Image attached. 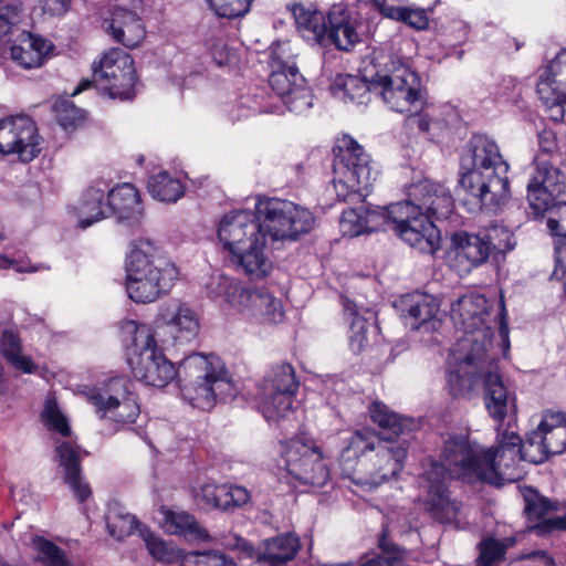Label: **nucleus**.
<instances>
[{
  "label": "nucleus",
  "instance_id": "obj_1",
  "mask_svg": "<svg viewBox=\"0 0 566 566\" xmlns=\"http://www.w3.org/2000/svg\"><path fill=\"white\" fill-rule=\"evenodd\" d=\"M522 460L521 438L511 424L506 429L497 427L496 447L485 448L469 433L450 436L443 443L440 459L432 460L423 473L428 510L441 523H451L460 506L450 500L446 486L448 479L495 485L514 482L523 475Z\"/></svg>",
  "mask_w": 566,
  "mask_h": 566
},
{
  "label": "nucleus",
  "instance_id": "obj_2",
  "mask_svg": "<svg viewBox=\"0 0 566 566\" xmlns=\"http://www.w3.org/2000/svg\"><path fill=\"white\" fill-rule=\"evenodd\" d=\"M451 319L463 336L455 343L449 360L447 385L452 396H463L473 387V377L468 374L485 363L493 337L488 301L482 295L469 294L458 298L451 306Z\"/></svg>",
  "mask_w": 566,
  "mask_h": 566
},
{
  "label": "nucleus",
  "instance_id": "obj_3",
  "mask_svg": "<svg viewBox=\"0 0 566 566\" xmlns=\"http://www.w3.org/2000/svg\"><path fill=\"white\" fill-rule=\"evenodd\" d=\"M218 240L231 261L252 280L269 275L272 262L265 254V233L258 214L248 210L226 213L218 223Z\"/></svg>",
  "mask_w": 566,
  "mask_h": 566
},
{
  "label": "nucleus",
  "instance_id": "obj_4",
  "mask_svg": "<svg viewBox=\"0 0 566 566\" xmlns=\"http://www.w3.org/2000/svg\"><path fill=\"white\" fill-rule=\"evenodd\" d=\"M125 286L130 300L150 303L167 293L178 280L177 266L160 255L149 240L132 243L125 262Z\"/></svg>",
  "mask_w": 566,
  "mask_h": 566
},
{
  "label": "nucleus",
  "instance_id": "obj_5",
  "mask_svg": "<svg viewBox=\"0 0 566 566\" xmlns=\"http://www.w3.org/2000/svg\"><path fill=\"white\" fill-rule=\"evenodd\" d=\"M180 392L185 401L201 410H211L218 400L237 395V388L223 364L214 355L193 353L179 364Z\"/></svg>",
  "mask_w": 566,
  "mask_h": 566
},
{
  "label": "nucleus",
  "instance_id": "obj_6",
  "mask_svg": "<svg viewBox=\"0 0 566 566\" xmlns=\"http://www.w3.org/2000/svg\"><path fill=\"white\" fill-rule=\"evenodd\" d=\"M207 290L211 298L224 303L253 324L273 325L284 319L281 300L265 287L247 286L238 279L218 274L210 279Z\"/></svg>",
  "mask_w": 566,
  "mask_h": 566
},
{
  "label": "nucleus",
  "instance_id": "obj_7",
  "mask_svg": "<svg viewBox=\"0 0 566 566\" xmlns=\"http://www.w3.org/2000/svg\"><path fill=\"white\" fill-rule=\"evenodd\" d=\"M123 333L130 338L128 364L136 379L163 388L179 377V367L176 368L157 346L150 326L128 321L123 325Z\"/></svg>",
  "mask_w": 566,
  "mask_h": 566
},
{
  "label": "nucleus",
  "instance_id": "obj_8",
  "mask_svg": "<svg viewBox=\"0 0 566 566\" xmlns=\"http://www.w3.org/2000/svg\"><path fill=\"white\" fill-rule=\"evenodd\" d=\"M130 387L126 376H113L85 388L83 394L99 419L123 426L135 422L140 412Z\"/></svg>",
  "mask_w": 566,
  "mask_h": 566
},
{
  "label": "nucleus",
  "instance_id": "obj_9",
  "mask_svg": "<svg viewBox=\"0 0 566 566\" xmlns=\"http://www.w3.org/2000/svg\"><path fill=\"white\" fill-rule=\"evenodd\" d=\"M270 66V86L290 111H307L312 106L313 97L295 64L290 42H277L271 46Z\"/></svg>",
  "mask_w": 566,
  "mask_h": 566
},
{
  "label": "nucleus",
  "instance_id": "obj_10",
  "mask_svg": "<svg viewBox=\"0 0 566 566\" xmlns=\"http://www.w3.org/2000/svg\"><path fill=\"white\" fill-rule=\"evenodd\" d=\"M374 87L376 94L399 113H412L423 103L419 76L398 57H390L384 69L377 71Z\"/></svg>",
  "mask_w": 566,
  "mask_h": 566
},
{
  "label": "nucleus",
  "instance_id": "obj_11",
  "mask_svg": "<svg viewBox=\"0 0 566 566\" xmlns=\"http://www.w3.org/2000/svg\"><path fill=\"white\" fill-rule=\"evenodd\" d=\"M255 212L262 231L273 240H296L315 227V216L306 208L276 198L259 199Z\"/></svg>",
  "mask_w": 566,
  "mask_h": 566
},
{
  "label": "nucleus",
  "instance_id": "obj_12",
  "mask_svg": "<svg viewBox=\"0 0 566 566\" xmlns=\"http://www.w3.org/2000/svg\"><path fill=\"white\" fill-rule=\"evenodd\" d=\"M410 200L391 203L387 207H376L379 214L384 217V229L392 226L398 233L401 228H406L413 219L423 214V210L433 216H442L441 208L449 211L451 198L439 196L433 190V184L430 179H419L409 188Z\"/></svg>",
  "mask_w": 566,
  "mask_h": 566
},
{
  "label": "nucleus",
  "instance_id": "obj_13",
  "mask_svg": "<svg viewBox=\"0 0 566 566\" xmlns=\"http://www.w3.org/2000/svg\"><path fill=\"white\" fill-rule=\"evenodd\" d=\"M283 458L289 474L300 483L323 486L329 478V469L321 448L303 436L285 443Z\"/></svg>",
  "mask_w": 566,
  "mask_h": 566
},
{
  "label": "nucleus",
  "instance_id": "obj_14",
  "mask_svg": "<svg viewBox=\"0 0 566 566\" xmlns=\"http://www.w3.org/2000/svg\"><path fill=\"white\" fill-rule=\"evenodd\" d=\"M298 389L295 370L287 363L274 366L259 390V407L268 421L285 418L293 410Z\"/></svg>",
  "mask_w": 566,
  "mask_h": 566
},
{
  "label": "nucleus",
  "instance_id": "obj_15",
  "mask_svg": "<svg viewBox=\"0 0 566 566\" xmlns=\"http://www.w3.org/2000/svg\"><path fill=\"white\" fill-rule=\"evenodd\" d=\"M407 449L400 441L377 439V451L360 462L349 474V480L363 488L373 489L394 478L403 468Z\"/></svg>",
  "mask_w": 566,
  "mask_h": 566
},
{
  "label": "nucleus",
  "instance_id": "obj_16",
  "mask_svg": "<svg viewBox=\"0 0 566 566\" xmlns=\"http://www.w3.org/2000/svg\"><path fill=\"white\" fill-rule=\"evenodd\" d=\"M93 74L112 98L128 99L133 96L136 82L134 61L122 49L106 51L98 62H94Z\"/></svg>",
  "mask_w": 566,
  "mask_h": 566
},
{
  "label": "nucleus",
  "instance_id": "obj_17",
  "mask_svg": "<svg viewBox=\"0 0 566 566\" xmlns=\"http://www.w3.org/2000/svg\"><path fill=\"white\" fill-rule=\"evenodd\" d=\"M460 170L461 177H503L509 172L510 166L495 140L476 134L464 147Z\"/></svg>",
  "mask_w": 566,
  "mask_h": 566
},
{
  "label": "nucleus",
  "instance_id": "obj_18",
  "mask_svg": "<svg viewBox=\"0 0 566 566\" xmlns=\"http://www.w3.org/2000/svg\"><path fill=\"white\" fill-rule=\"evenodd\" d=\"M483 360L485 361L483 367L479 364V366L471 369L472 371L468 375L473 377V386H475L479 377L483 379L486 411L493 420L502 423L504 419L516 409L515 396L506 388L502 376L497 371L495 360L490 358L489 354L483 357ZM472 390L473 389H471L469 394ZM467 395L468 392L465 396ZM462 397H464V395Z\"/></svg>",
  "mask_w": 566,
  "mask_h": 566
},
{
  "label": "nucleus",
  "instance_id": "obj_19",
  "mask_svg": "<svg viewBox=\"0 0 566 566\" xmlns=\"http://www.w3.org/2000/svg\"><path fill=\"white\" fill-rule=\"evenodd\" d=\"M40 136L35 122L25 115L11 116L0 120V153L17 155L29 163L40 153Z\"/></svg>",
  "mask_w": 566,
  "mask_h": 566
},
{
  "label": "nucleus",
  "instance_id": "obj_20",
  "mask_svg": "<svg viewBox=\"0 0 566 566\" xmlns=\"http://www.w3.org/2000/svg\"><path fill=\"white\" fill-rule=\"evenodd\" d=\"M223 545L247 553L249 556L255 555L258 562L265 566H285L296 557L301 549L300 538L291 533L266 538L260 543L256 549L237 535L227 537Z\"/></svg>",
  "mask_w": 566,
  "mask_h": 566
},
{
  "label": "nucleus",
  "instance_id": "obj_21",
  "mask_svg": "<svg viewBox=\"0 0 566 566\" xmlns=\"http://www.w3.org/2000/svg\"><path fill=\"white\" fill-rule=\"evenodd\" d=\"M157 327L174 345L187 344L199 334L200 316L189 304L176 301L160 311Z\"/></svg>",
  "mask_w": 566,
  "mask_h": 566
},
{
  "label": "nucleus",
  "instance_id": "obj_22",
  "mask_svg": "<svg viewBox=\"0 0 566 566\" xmlns=\"http://www.w3.org/2000/svg\"><path fill=\"white\" fill-rule=\"evenodd\" d=\"M458 196L472 211L496 210L511 196L509 179H459Z\"/></svg>",
  "mask_w": 566,
  "mask_h": 566
},
{
  "label": "nucleus",
  "instance_id": "obj_23",
  "mask_svg": "<svg viewBox=\"0 0 566 566\" xmlns=\"http://www.w3.org/2000/svg\"><path fill=\"white\" fill-rule=\"evenodd\" d=\"M66 211L70 220L80 229H87L111 217L107 185L101 179L95 180L80 193L74 202L67 206Z\"/></svg>",
  "mask_w": 566,
  "mask_h": 566
},
{
  "label": "nucleus",
  "instance_id": "obj_24",
  "mask_svg": "<svg viewBox=\"0 0 566 566\" xmlns=\"http://www.w3.org/2000/svg\"><path fill=\"white\" fill-rule=\"evenodd\" d=\"M537 95L548 108L557 107L555 119L563 117L566 104V50L559 52L541 74Z\"/></svg>",
  "mask_w": 566,
  "mask_h": 566
},
{
  "label": "nucleus",
  "instance_id": "obj_25",
  "mask_svg": "<svg viewBox=\"0 0 566 566\" xmlns=\"http://www.w3.org/2000/svg\"><path fill=\"white\" fill-rule=\"evenodd\" d=\"M333 172L338 177H369L370 157L350 136H343L334 149Z\"/></svg>",
  "mask_w": 566,
  "mask_h": 566
},
{
  "label": "nucleus",
  "instance_id": "obj_26",
  "mask_svg": "<svg viewBox=\"0 0 566 566\" xmlns=\"http://www.w3.org/2000/svg\"><path fill=\"white\" fill-rule=\"evenodd\" d=\"M85 454L86 452L73 442L57 441L55 444V459L63 470L64 482L80 502H84L92 494L91 488L81 474V461Z\"/></svg>",
  "mask_w": 566,
  "mask_h": 566
},
{
  "label": "nucleus",
  "instance_id": "obj_27",
  "mask_svg": "<svg viewBox=\"0 0 566 566\" xmlns=\"http://www.w3.org/2000/svg\"><path fill=\"white\" fill-rule=\"evenodd\" d=\"M108 32L112 38L126 48L138 46L146 36L145 25L134 9L116 4L111 13Z\"/></svg>",
  "mask_w": 566,
  "mask_h": 566
},
{
  "label": "nucleus",
  "instance_id": "obj_28",
  "mask_svg": "<svg viewBox=\"0 0 566 566\" xmlns=\"http://www.w3.org/2000/svg\"><path fill=\"white\" fill-rule=\"evenodd\" d=\"M107 202L111 216L116 214L118 220L128 227L140 224L144 208L139 192L133 184L124 182L113 189L107 187Z\"/></svg>",
  "mask_w": 566,
  "mask_h": 566
},
{
  "label": "nucleus",
  "instance_id": "obj_29",
  "mask_svg": "<svg viewBox=\"0 0 566 566\" xmlns=\"http://www.w3.org/2000/svg\"><path fill=\"white\" fill-rule=\"evenodd\" d=\"M397 234L422 253L433 254L440 247V231L424 213L401 228Z\"/></svg>",
  "mask_w": 566,
  "mask_h": 566
},
{
  "label": "nucleus",
  "instance_id": "obj_30",
  "mask_svg": "<svg viewBox=\"0 0 566 566\" xmlns=\"http://www.w3.org/2000/svg\"><path fill=\"white\" fill-rule=\"evenodd\" d=\"M452 243L457 260L467 262L463 266L464 271L485 263L491 254V242L481 234L458 232L453 234Z\"/></svg>",
  "mask_w": 566,
  "mask_h": 566
},
{
  "label": "nucleus",
  "instance_id": "obj_31",
  "mask_svg": "<svg viewBox=\"0 0 566 566\" xmlns=\"http://www.w3.org/2000/svg\"><path fill=\"white\" fill-rule=\"evenodd\" d=\"M384 217L377 208L345 210L339 220V230L344 237L355 238L384 230Z\"/></svg>",
  "mask_w": 566,
  "mask_h": 566
},
{
  "label": "nucleus",
  "instance_id": "obj_32",
  "mask_svg": "<svg viewBox=\"0 0 566 566\" xmlns=\"http://www.w3.org/2000/svg\"><path fill=\"white\" fill-rule=\"evenodd\" d=\"M291 12L302 36L308 42L326 46L327 23L323 12L314 6L295 3L291 7Z\"/></svg>",
  "mask_w": 566,
  "mask_h": 566
},
{
  "label": "nucleus",
  "instance_id": "obj_33",
  "mask_svg": "<svg viewBox=\"0 0 566 566\" xmlns=\"http://www.w3.org/2000/svg\"><path fill=\"white\" fill-rule=\"evenodd\" d=\"M52 50V44L40 36L29 32L19 35L18 43L11 48V57L24 69L39 67Z\"/></svg>",
  "mask_w": 566,
  "mask_h": 566
},
{
  "label": "nucleus",
  "instance_id": "obj_34",
  "mask_svg": "<svg viewBox=\"0 0 566 566\" xmlns=\"http://www.w3.org/2000/svg\"><path fill=\"white\" fill-rule=\"evenodd\" d=\"M377 439L381 438L370 431H357L352 436L340 455V465L345 476L349 479V474L358 468L359 463L366 462L368 457L377 451Z\"/></svg>",
  "mask_w": 566,
  "mask_h": 566
},
{
  "label": "nucleus",
  "instance_id": "obj_35",
  "mask_svg": "<svg viewBox=\"0 0 566 566\" xmlns=\"http://www.w3.org/2000/svg\"><path fill=\"white\" fill-rule=\"evenodd\" d=\"M563 179H534L527 185V199L535 214L553 210L556 199L564 192Z\"/></svg>",
  "mask_w": 566,
  "mask_h": 566
},
{
  "label": "nucleus",
  "instance_id": "obj_36",
  "mask_svg": "<svg viewBox=\"0 0 566 566\" xmlns=\"http://www.w3.org/2000/svg\"><path fill=\"white\" fill-rule=\"evenodd\" d=\"M406 304L407 314L405 317L413 329H418L428 323H431L433 328L436 327L440 304L434 296L426 293H415L408 296Z\"/></svg>",
  "mask_w": 566,
  "mask_h": 566
},
{
  "label": "nucleus",
  "instance_id": "obj_37",
  "mask_svg": "<svg viewBox=\"0 0 566 566\" xmlns=\"http://www.w3.org/2000/svg\"><path fill=\"white\" fill-rule=\"evenodd\" d=\"M328 25L326 31V46L335 44L339 50H349L358 41V32L346 20L340 6H335L328 12Z\"/></svg>",
  "mask_w": 566,
  "mask_h": 566
},
{
  "label": "nucleus",
  "instance_id": "obj_38",
  "mask_svg": "<svg viewBox=\"0 0 566 566\" xmlns=\"http://www.w3.org/2000/svg\"><path fill=\"white\" fill-rule=\"evenodd\" d=\"M375 82L376 75L367 81L355 75L340 74L336 76L332 92L335 97L344 102L364 104L368 102L369 93H376Z\"/></svg>",
  "mask_w": 566,
  "mask_h": 566
},
{
  "label": "nucleus",
  "instance_id": "obj_39",
  "mask_svg": "<svg viewBox=\"0 0 566 566\" xmlns=\"http://www.w3.org/2000/svg\"><path fill=\"white\" fill-rule=\"evenodd\" d=\"M163 516L160 525L171 535H185L193 539H208L207 531L201 527L192 515L185 511H175L167 507L160 510Z\"/></svg>",
  "mask_w": 566,
  "mask_h": 566
},
{
  "label": "nucleus",
  "instance_id": "obj_40",
  "mask_svg": "<svg viewBox=\"0 0 566 566\" xmlns=\"http://www.w3.org/2000/svg\"><path fill=\"white\" fill-rule=\"evenodd\" d=\"M541 438L551 454H559L566 449V415L546 412L537 426Z\"/></svg>",
  "mask_w": 566,
  "mask_h": 566
},
{
  "label": "nucleus",
  "instance_id": "obj_41",
  "mask_svg": "<svg viewBox=\"0 0 566 566\" xmlns=\"http://www.w3.org/2000/svg\"><path fill=\"white\" fill-rule=\"evenodd\" d=\"M394 1L395 0H368L365 2V6L378 10L386 18L402 21L417 30L428 28L429 18L424 10L396 6Z\"/></svg>",
  "mask_w": 566,
  "mask_h": 566
},
{
  "label": "nucleus",
  "instance_id": "obj_42",
  "mask_svg": "<svg viewBox=\"0 0 566 566\" xmlns=\"http://www.w3.org/2000/svg\"><path fill=\"white\" fill-rule=\"evenodd\" d=\"M0 349L7 360L17 369L31 374L35 370V365L30 357L21 354V344L18 336L11 331H3Z\"/></svg>",
  "mask_w": 566,
  "mask_h": 566
},
{
  "label": "nucleus",
  "instance_id": "obj_43",
  "mask_svg": "<svg viewBox=\"0 0 566 566\" xmlns=\"http://www.w3.org/2000/svg\"><path fill=\"white\" fill-rule=\"evenodd\" d=\"M147 189L155 200L174 203L185 195L186 186L181 179H148Z\"/></svg>",
  "mask_w": 566,
  "mask_h": 566
},
{
  "label": "nucleus",
  "instance_id": "obj_44",
  "mask_svg": "<svg viewBox=\"0 0 566 566\" xmlns=\"http://www.w3.org/2000/svg\"><path fill=\"white\" fill-rule=\"evenodd\" d=\"M334 190L342 201L361 202L370 193L369 179H334Z\"/></svg>",
  "mask_w": 566,
  "mask_h": 566
},
{
  "label": "nucleus",
  "instance_id": "obj_45",
  "mask_svg": "<svg viewBox=\"0 0 566 566\" xmlns=\"http://www.w3.org/2000/svg\"><path fill=\"white\" fill-rule=\"evenodd\" d=\"M33 546L36 551V560L44 566H71L65 551L53 542L42 536H35L33 538Z\"/></svg>",
  "mask_w": 566,
  "mask_h": 566
},
{
  "label": "nucleus",
  "instance_id": "obj_46",
  "mask_svg": "<svg viewBox=\"0 0 566 566\" xmlns=\"http://www.w3.org/2000/svg\"><path fill=\"white\" fill-rule=\"evenodd\" d=\"M371 420L379 427L389 429L399 434L409 427V421L401 419L396 412L391 411L380 401H374L369 408Z\"/></svg>",
  "mask_w": 566,
  "mask_h": 566
},
{
  "label": "nucleus",
  "instance_id": "obj_47",
  "mask_svg": "<svg viewBox=\"0 0 566 566\" xmlns=\"http://www.w3.org/2000/svg\"><path fill=\"white\" fill-rule=\"evenodd\" d=\"M144 541L147 551L155 559L163 563L180 562V565L182 564V556L185 553L175 548L172 545L165 542L161 537L151 533H145Z\"/></svg>",
  "mask_w": 566,
  "mask_h": 566
},
{
  "label": "nucleus",
  "instance_id": "obj_48",
  "mask_svg": "<svg viewBox=\"0 0 566 566\" xmlns=\"http://www.w3.org/2000/svg\"><path fill=\"white\" fill-rule=\"evenodd\" d=\"M41 419L48 430L55 431L63 437L71 434V427L62 413L54 398L48 397L41 413Z\"/></svg>",
  "mask_w": 566,
  "mask_h": 566
},
{
  "label": "nucleus",
  "instance_id": "obj_49",
  "mask_svg": "<svg viewBox=\"0 0 566 566\" xmlns=\"http://www.w3.org/2000/svg\"><path fill=\"white\" fill-rule=\"evenodd\" d=\"M181 566H237L226 555L218 552H189L182 556Z\"/></svg>",
  "mask_w": 566,
  "mask_h": 566
},
{
  "label": "nucleus",
  "instance_id": "obj_50",
  "mask_svg": "<svg viewBox=\"0 0 566 566\" xmlns=\"http://www.w3.org/2000/svg\"><path fill=\"white\" fill-rule=\"evenodd\" d=\"M22 15V0H3L0 6V34L10 33L21 22Z\"/></svg>",
  "mask_w": 566,
  "mask_h": 566
},
{
  "label": "nucleus",
  "instance_id": "obj_51",
  "mask_svg": "<svg viewBox=\"0 0 566 566\" xmlns=\"http://www.w3.org/2000/svg\"><path fill=\"white\" fill-rule=\"evenodd\" d=\"M521 453L524 461H528L534 464L544 462L549 453L541 438V432L536 430L532 431L525 442H521Z\"/></svg>",
  "mask_w": 566,
  "mask_h": 566
},
{
  "label": "nucleus",
  "instance_id": "obj_52",
  "mask_svg": "<svg viewBox=\"0 0 566 566\" xmlns=\"http://www.w3.org/2000/svg\"><path fill=\"white\" fill-rule=\"evenodd\" d=\"M54 109L57 123L66 130L76 128L85 118L84 111L70 101L56 103Z\"/></svg>",
  "mask_w": 566,
  "mask_h": 566
},
{
  "label": "nucleus",
  "instance_id": "obj_53",
  "mask_svg": "<svg viewBox=\"0 0 566 566\" xmlns=\"http://www.w3.org/2000/svg\"><path fill=\"white\" fill-rule=\"evenodd\" d=\"M219 17L238 18L244 15L252 0H207Z\"/></svg>",
  "mask_w": 566,
  "mask_h": 566
},
{
  "label": "nucleus",
  "instance_id": "obj_54",
  "mask_svg": "<svg viewBox=\"0 0 566 566\" xmlns=\"http://www.w3.org/2000/svg\"><path fill=\"white\" fill-rule=\"evenodd\" d=\"M366 313L369 315L368 318L356 312L353 313L349 345L354 352H360L367 343L368 319L373 318L374 313L370 311H367Z\"/></svg>",
  "mask_w": 566,
  "mask_h": 566
},
{
  "label": "nucleus",
  "instance_id": "obj_55",
  "mask_svg": "<svg viewBox=\"0 0 566 566\" xmlns=\"http://www.w3.org/2000/svg\"><path fill=\"white\" fill-rule=\"evenodd\" d=\"M484 237L491 242V252L496 250L504 253L513 250L516 244L513 233L507 228L499 224L492 226Z\"/></svg>",
  "mask_w": 566,
  "mask_h": 566
},
{
  "label": "nucleus",
  "instance_id": "obj_56",
  "mask_svg": "<svg viewBox=\"0 0 566 566\" xmlns=\"http://www.w3.org/2000/svg\"><path fill=\"white\" fill-rule=\"evenodd\" d=\"M380 547L382 554L361 563L359 566H407L402 560V553L396 546L381 539Z\"/></svg>",
  "mask_w": 566,
  "mask_h": 566
},
{
  "label": "nucleus",
  "instance_id": "obj_57",
  "mask_svg": "<svg viewBox=\"0 0 566 566\" xmlns=\"http://www.w3.org/2000/svg\"><path fill=\"white\" fill-rule=\"evenodd\" d=\"M505 547L497 541L488 539L481 543L479 565L495 566L504 556Z\"/></svg>",
  "mask_w": 566,
  "mask_h": 566
},
{
  "label": "nucleus",
  "instance_id": "obj_58",
  "mask_svg": "<svg viewBox=\"0 0 566 566\" xmlns=\"http://www.w3.org/2000/svg\"><path fill=\"white\" fill-rule=\"evenodd\" d=\"M136 525L135 516L126 514L122 516H107V528L111 536L122 539L129 535Z\"/></svg>",
  "mask_w": 566,
  "mask_h": 566
},
{
  "label": "nucleus",
  "instance_id": "obj_59",
  "mask_svg": "<svg viewBox=\"0 0 566 566\" xmlns=\"http://www.w3.org/2000/svg\"><path fill=\"white\" fill-rule=\"evenodd\" d=\"M547 227L556 239L566 240V201L558 202L552 210Z\"/></svg>",
  "mask_w": 566,
  "mask_h": 566
},
{
  "label": "nucleus",
  "instance_id": "obj_60",
  "mask_svg": "<svg viewBox=\"0 0 566 566\" xmlns=\"http://www.w3.org/2000/svg\"><path fill=\"white\" fill-rule=\"evenodd\" d=\"M555 268L552 279L563 282L566 293V240L555 239L554 242Z\"/></svg>",
  "mask_w": 566,
  "mask_h": 566
},
{
  "label": "nucleus",
  "instance_id": "obj_61",
  "mask_svg": "<svg viewBox=\"0 0 566 566\" xmlns=\"http://www.w3.org/2000/svg\"><path fill=\"white\" fill-rule=\"evenodd\" d=\"M556 510L553 503L539 495H534L532 497H526L525 511L531 518H542L549 511Z\"/></svg>",
  "mask_w": 566,
  "mask_h": 566
},
{
  "label": "nucleus",
  "instance_id": "obj_62",
  "mask_svg": "<svg viewBox=\"0 0 566 566\" xmlns=\"http://www.w3.org/2000/svg\"><path fill=\"white\" fill-rule=\"evenodd\" d=\"M42 11L50 17L64 15L72 3V0H39Z\"/></svg>",
  "mask_w": 566,
  "mask_h": 566
},
{
  "label": "nucleus",
  "instance_id": "obj_63",
  "mask_svg": "<svg viewBox=\"0 0 566 566\" xmlns=\"http://www.w3.org/2000/svg\"><path fill=\"white\" fill-rule=\"evenodd\" d=\"M197 496L201 499L206 504L217 509L219 500V485L214 483H205L201 485Z\"/></svg>",
  "mask_w": 566,
  "mask_h": 566
},
{
  "label": "nucleus",
  "instance_id": "obj_64",
  "mask_svg": "<svg viewBox=\"0 0 566 566\" xmlns=\"http://www.w3.org/2000/svg\"><path fill=\"white\" fill-rule=\"evenodd\" d=\"M538 533H547L557 530H566V515L548 518L543 522V524L538 525L534 528Z\"/></svg>",
  "mask_w": 566,
  "mask_h": 566
}]
</instances>
